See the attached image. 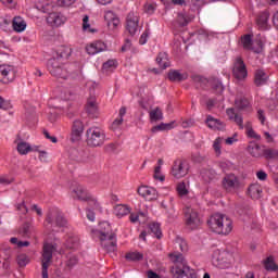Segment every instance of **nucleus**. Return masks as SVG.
I'll list each match as a JSON object with an SVG mask.
<instances>
[{
  "mask_svg": "<svg viewBox=\"0 0 278 278\" xmlns=\"http://www.w3.org/2000/svg\"><path fill=\"white\" fill-rule=\"evenodd\" d=\"M184 214L185 225L188 229L194 231V229H199L201 227V216L199 215V212L197 210L192 207H186Z\"/></svg>",
  "mask_w": 278,
  "mask_h": 278,
  "instance_id": "obj_7",
  "label": "nucleus"
},
{
  "mask_svg": "<svg viewBox=\"0 0 278 278\" xmlns=\"http://www.w3.org/2000/svg\"><path fill=\"white\" fill-rule=\"evenodd\" d=\"M118 68V61L116 59H110L102 64L103 73H114Z\"/></svg>",
  "mask_w": 278,
  "mask_h": 278,
  "instance_id": "obj_34",
  "label": "nucleus"
},
{
  "mask_svg": "<svg viewBox=\"0 0 278 278\" xmlns=\"http://www.w3.org/2000/svg\"><path fill=\"white\" fill-rule=\"evenodd\" d=\"M222 188H224L226 192H236V190H240V178L235 174H227L222 179Z\"/></svg>",
  "mask_w": 278,
  "mask_h": 278,
  "instance_id": "obj_11",
  "label": "nucleus"
},
{
  "mask_svg": "<svg viewBox=\"0 0 278 278\" xmlns=\"http://www.w3.org/2000/svg\"><path fill=\"white\" fill-rule=\"evenodd\" d=\"M211 86L213 90H216V92H223V90H225V87H223V83H220V80L218 79H213Z\"/></svg>",
  "mask_w": 278,
  "mask_h": 278,
  "instance_id": "obj_54",
  "label": "nucleus"
},
{
  "mask_svg": "<svg viewBox=\"0 0 278 278\" xmlns=\"http://www.w3.org/2000/svg\"><path fill=\"white\" fill-rule=\"evenodd\" d=\"M86 142L88 147L97 149V147H103L108 142V135L101 127L92 126L86 131Z\"/></svg>",
  "mask_w": 278,
  "mask_h": 278,
  "instance_id": "obj_3",
  "label": "nucleus"
},
{
  "mask_svg": "<svg viewBox=\"0 0 278 278\" xmlns=\"http://www.w3.org/2000/svg\"><path fill=\"white\" fill-rule=\"evenodd\" d=\"M142 257H144V255H142L140 252H130L126 254V260L129 262H140Z\"/></svg>",
  "mask_w": 278,
  "mask_h": 278,
  "instance_id": "obj_48",
  "label": "nucleus"
},
{
  "mask_svg": "<svg viewBox=\"0 0 278 278\" xmlns=\"http://www.w3.org/2000/svg\"><path fill=\"white\" fill-rule=\"evenodd\" d=\"M12 27L14 31L21 34L24 29H27V23L21 16H16L12 20Z\"/></svg>",
  "mask_w": 278,
  "mask_h": 278,
  "instance_id": "obj_30",
  "label": "nucleus"
},
{
  "mask_svg": "<svg viewBox=\"0 0 278 278\" xmlns=\"http://www.w3.org/2000/svg\"><path fill=\"white\" fill-rule=\"evenodd\" d=\"M71 53H73V49L68 46H60L56 49V59L58 60H68L71 58Z\"/></svg>",
  "mask_w": 278,
  "mask_h": 278,
  "instance_id": "obj_31",
  "label": "nucleus"
},
{
  "mask_svg": "<svg viewBox=\"0 0 278 278\" xmlns=\"http://www.w3.org/2000/svg\"><path fill=\"white\" fill-rule=\"evenodd\" d=\"M58 251V244L45 243L41 253V277L49 278V266L53 260V253Z\"/></svg>",
  "mask_w": 278,
  "mask_h": 278,
  "instance_id": "obj_5",
  "label": "nucleus"
},
{
  "mask_svg": "<svg viewBox=\"0 0 278 278\" xmlns=\"http://www.w3.org/2000/svg\"><path fill=\"white\" fill-rule=\"evenodd\" d=\"M278 151L275 149H266L265 146H263V157L266 160H275L277 157Z\"/></svg>",
  "mask_w": 278,
  "mask_h": 278,
  "instance_id": "obj_46",
  "label": "nucleus"
},
{
  "mask_svg": "<svg viewBox=\"0 0 278 278\" xmlns=\"http://www.w3.org/2000/svg\"><path fill=\"white\" fill-rule=\"evenodd\" d=\"M138 195L142 197L146 201H155L157 199V190L153 187L141 186L137 190Z\"/></svg>",
  "mask_w": 278,
  "mask_h": 278,
  "instance_id": "obj_18",
  "label": "nucleus"
},
{
  "mask_svg": "<svg viewBox=\"0 0 278 278\" xmlns=\"http://www.w3.org/2000/svg\"><path fill=\"white\" fill-rule=\"evenodd\" d=\"M17 264L21 266V268H24V266L29 264V256L25 254H20L17 256Z\"/></svg>",
  "mask_w": 278,
  "mask_h": 278,
  "instance_id": "obj_53",
  "label": "nucleus"
},
{
  "mask_svg": "<svg viewBox=\"0 0 278 278\" xmlns=\"http://www.w3.org/2000/svg\"><path fill=\"white\" fill-rule=\"evenodd\" d=\"M14 182V178H10L9 176H0V185L1 186H10V184Z\"/></svg>",
  "mask_w": 278,
  "mask_h": 278,
  "instance_id": "obj_56",
  "label": "nucleus"
},
{
  "mask_svg": "<svg viewBox=\"0 0 278 278\" xmlns=\"http://www.w3.org/2000/svg\"><path fill=\"white\" fill-rule=\"evenodd\" d=\"M257 118L261 121V125H264L266 123V114L264 113V110L260 109L257 111Z\"/></svg>",
  "mask_w": 278,
  "mask_h": 278,
  "instance_id": "obj_60",
  "label": "nucleus"
},
{
  "mask_svg": "<svg viewBox=\"0 0 278 278\" xmlns=\"http://www.w3.org/2000/svg\"><path fill=\"white\" fill-rule=\"evenodd\" d=\"M172 274L176 278H197V271L194 269L190 268V266L184 264V265H175L170 269Z\"/></svg>",
  "mask_w": 278,
  "mask_h": 278,
  "instance_id": "obj_15",
  "label": "nucleus"
},
{
  "mask_svg": "<svg viewBox=\"0 0 278 278\" xmlns=\"http://www.w3.org/2000/svg\"><path fill=\"white\" fill-rule=\"evenodd\" d=\"M190 21V17L186 16L184 13H178L177 24L179 27H186Z\"/></svg>",
  "mask_w": 278,
  "mask_h": 278,
  "instance_id": "obj_51",
  "label": "nucleus"
},
{
  "mask_svg": "<svg viewBox=\"0 0 278 278\" xmlns=\"http://www.w3.org/2000/svg\"><path fill=\"white\" fill-rule=\"evenodd\" d=\"M226 144L231 146L233 142H238V135H233L232 137H228L225 140Z\"/></svg>",
  "mask_w": 278,
  "mask_h": 278,
  "instance_id": "obj_63",
  "label": "nucleus"
},
{
  "mask_svg": "<svg viewBox=\"0 0 278 278\" xmlns=\"http://www.w3.org/2000/svg\"><path fill=\"white\" fill-rule=\"evenodd\" d=\"M241 45L243 49L247 51H253V53H262V51H264V45L262 41H256L253 45V36L249 34L241 37Z\"/></svg>",
  "mask_w": 278,
  "mask_h": 278,
  "instance_id": "obj_14",
  "label": "nucleus"
},
{
  "mask_svg": "<svg viewBox=\"0 0 278 278\" xmlns=\"http://www.w3.org/2000/svg\"><path fill=\"white\" fill-rule=\"evenodd\" d=\"M268 79H270V76L266 71L264 70H256L254 73V84L255 86H266L268 84Z\"/></svg>",
  "mask_w": 278,
  "mask_h": 278,
  "instance_id": "obj_24",
  "label": "nucleus"
},
{
  "mask_svg": "<svg viewBox=\"0 0 278 278\" xmlns=\"http://www.w3.org/2000/svg\"><path fill=\"white\" fill-rule=\"evenodd\" d=\"M219 262H231V254L229 252H222V261Z\"/></svg>",
  "mask_w": 278,
  "mask_h": 278,
  "instance_id": "obj_62",
  "label": "nucleus"
},
{
  "mask_svg": "<svg viewBox=\"0 0 278 278\" xmlns=\"http://www.w3.org/2000/svg\"><path fill=\"white\" fill-rule=\"evenodd\" d=\"M1 3H3V5H5L7 8H10L11 10L13 8H16V1L15 0H0Z\"/></svg>",
  "mask_w": 278,
  "mask_h": 278,
  "instance_id": "obj_59",
  "label": "nucleus"
},
{
  "mask_svg": "<svg viewBox=\"0 0 278 278\" xmlns=\"http://www.w3.org/2000/svg\"><path fill=\"white\" fill-rule=\"evenodd\" d=\"M232 75L239 81H242L245 77H249V71H247V64H244V60L241 56H237L233 62Z\"/></svg>",
  "mask_w": 278,
  "mask_h": 278,
  "instance_id": "obj_12",
  "label": "nucleus"
},
{
  "mask_svg": "<svg viewBox=\"0 0 278 278\" xmlns=\"http://www.w3.org/2000/svg\"><path fill=\"white\" fill-rule=\"evenodd\" d=\"M10 25H12V16H0V28H2L3 31H10Z\"/></svg>",
  "mask_w": 278,
  "mask_h": 278,
  "instance_id": "obj_41",
  "label": "nucleus"
},
{
  "mask_svg": "<svg viewBox=\"0 0 278 278\" xmlns=\"http://www.w3.org/2000/svg\"><path fill=\"white\" fill-rule=\"evenodd\" d=\"M53 222L55 223L56 227L68 226V222L66 218H64L62 212L55 207L50 208L46 216V223H48V225H53Z\"/></svg>",
  "mask_w": 278,
  "mask_h": 278,
  "instance_id": "obj_9",
  "label": "nucleus"
},
{
  "mask_svg": "<svg viewBox=\"0 0 278 278\" xmlns=\"http://www.w3.org/2000/svg\"><path fill=\"white\" fill-rule=\"evenodd\" d=\"M256 177L260 179V181H266V179H268V174H266L264 170H260L256 173Z\"/></svg>",
  "mask_w": 278,
  "mask_h": 278,
  "instance_id": "obj_61",
  "label": "nucleus"
},
{
  "mask_svg": "<svg viewBox=\"0 0 278 278\" xmlns=\"http://www.w3.org/2000/svg\"><path fill=\"white\" fill-rule=\"evenodd\" d=\"M16 78V70L14 65L1 64L0 65V81L2 84H12Z\"/></svg>",
  "mask_w": 278,
  "mask_h": 278,
  "instance_id": "obj_13",
  "label": "nucleus"
},
{
  "mask_svg": "<svg viewBox=\"0 0 278 278\" xmlns=\"http://www.w3.org/2000/svg\"><path fill=\"white\" fill-rule=\"evenodd\" d=\"M16 149L20 155H27L28 153H31V144L27 141L17 142Z\"/></svg>",
  "mask_w": 278,
  "mask_h": 278,
  "instance_id": "obj_37",
  "label": "nucleus"
},
{
  "mask_svg": "<svg viewBox=\"0 0 278 278\" xmlns=\"http://www.w3.org/2000/svg\"><path fill=\"white\" fill-rule=\"evenodd\" d=\"M108 49V46H105V42L103 41H93L86 46V52L88 55H97L98 53H102V51H105Z\"/></svg>",
  "mask_w": 278,
  "mask_h": 278,
  "instance_id": "obj_21",
  "label": "nucleus"
},
{
  "mask_svg": "<svg viewBox=\"0 0 278 278\" xmlns=\"http://www.w3.org/2000/svg\"><path fill=\"white\" fill-rule=\"evenodd\" d=\"M125 114H127V108L122 106L119 109L118 116L112 122L110 126V129H112V131H119V129L123 127Z\"/></svg>",
  "mask_w": 278,
  "mask_h": 278,
  "instance_id": "obj_23",
  "label": "nucleus"
},
{
  "mask_svg": "<svg viewBox=\"0 0 278 278\" xmlns=\"http://www.w3.org/2000/svg\"><path fill=\"white\" fill-rule=\"evenodd\" d=\"M207 127L210 129H214L215 131H223L226 127L225 123L218 118H214V116L208 115L205 121Z\"/></svg>",
  "mask_w": 278,
  "mask_h": 278,
  "instance_id": "obj_25",
  "label": "nucleus"
},
{
  "mask_svg": "<svg viewBox=\"0 0 278 278\" xmlns=\"http://www.w3.org/2000/svg\"><path fill=\"white\" fill-rule=\"evenodd\" d=\"M175 127V122H170L167 124L161 123L160 125L153 126L151 131L152 134H157V131H168Z\"/></svg>",
  "mask_w": 278,
  "mask_h": 278,
  "instance_id": "obj_38",
  "label": "nucleus"
},
{
  "mask_svg": "<svg viewBox=\"0 0 278 278\" xmlns=\"http://www.w3.org/2000/svg\"><path fill=\"white\" fill-rule=\"evenodd\" d=\"M58 251V244L45 243L41 253V277L49 278V266L53 260V253Z\"/></svg>",
  "mask_w": 278,
  "mask_h": 278,
  "instance_id": "obj_4",
  "label": "nucleus"
},
{
  "mask_svg": "<svg viewBox=\"0 0 278 278\" xmlns=\"http://www.w3.org/2000/svg\"><path fill=\"white\" fill-rule=\"evenodd\" d=\"M176 244L179 245V249L182 253H186L188 251V242L184 240L182 238H176Z\"/></svg>",
  "mask_w": 278,
  "mask_h": 278,
  "instance_id": "obj_55",
  "label": "nucleus"
},
{
  "mask_svg": "<svg viewBox=\"0 0 278 278\" xmlns=\"http://www.w3.org/2000/svg\"><path fill=\"white\" fill-rule=\"evenodd\" d=\"M67 18L64 14L60 12L49 13L47 17V23L50 27H62L66 23Z\"/></svg>",
  "mask_w": 278,
  "mask_h": 278,
  "instance_id": "obj_17",
  "label": "nucleus"
},
{
  "mask_svg": "<svg viewBox=\"0 0 278 278\" xmlns=\"http://www.w3.org/2000/svg\"><path fill=\"white\" fill-rule=\"evenodd\" d=\"M150 231H152V233H154L155 238H157L159 240L160 238H162V229L160 228L159 223L150 224Z\"/></svg>",
  "mask_w": 278,
  "mask_h": 278,
  "instance_id": "obj_49",
  "label": "nucleus"
},
{
  "mask_svg": "<svg viewBox=\"0 0 278 278\" xmlns=\"http://www.w3.org/2000/svg\"><path fill=\"white\" fill-rule=\"evenodd\" d=\"M104 21L109 27V29H116L118 25H121V18H118V15L114 13L113 11H106L104 13Z\"/></svg>",
  "mask_w": 278,
  "mask_h": 278,
  "instance_id": "obj_22",
  "label": "nucleus"
},
{
  "mask_svg": "<svg viewBox=\"0 0 278 278\" xmlns=\"http://www.w3.org/2000/svg\"><path fill=\"white\" fill-rule=\"evenodd\" d=\"M169 260L175 264V266L186 264V258H184V254L179 252L170 253Z\"/></svg>",
  "mask_w": 278,
  "mask_h": 278,
  "instance_id": "obj_39",
  "label": "nucleus"
},
{
  "mask_svg": "<svg viewBox=\"0 0 278 278\" xmlns=\"http://www.w3.org/2000/svg\"><path fill=\"white\" fill-rule=\"evenodd\" d=\"M219 168H222L223 173H227L231 168V163L229 161H222L219 162Z\"/></svg>",
  "mask_w": 278,
  "mask_h": 278,
  "instance_id": "obj_58",
  "label": "nucleus"
},
{
  "mask_svg": "<svg viewBox=\"0 0 278 278\" xmlns=\"http://www.w3.org/2000/svg\"><path fill=\"white\" fill-rule=\"evenodd\" d=\"M77 244H79V238L70 237L66 239V242H65L66 249H76Z\"/></svg>",
  "mask_w": 278,
  "mask_h": 278,
  "instance_id": "obj_50",
  "label": "nucleus"
},
{
  "mask_svg": "<svg viewBox=\"0 0 278 278\" xmlns=\"http://www.w3.org/2000/svg\"><path fill=\"white\" fill-rule=\"evenodd\" d=\"M149 29H146L142 35L140 36V39H139V43L140 45H147L148 40H149Z\"/></svg>",
  "mask_w": 278,
  "mask_h": 278,
  "instance_id": "obj_57",
  "label": "nucleus"
},
{
  "mask_svg": "<svg viewBox=\"0 0 278 278\" xmlns=\"http://www.w3.org/2000/svg\"><path fill=\"white\" fill-rule=\"evenodd\" d=\"M140 23V17L134 13H128L126 17V29L130 36H136V33L138 31V24Z\"/></svg>",
  "mask_w": 278,
  "mask_h": 278,
  "instance_id": "obj_16",
  "label": "nucleus"
},
{
  "mask_svg": "<svg viewBox=\"0 0 278 278\" xmlns=\"http://www.w3.org/2000/svg\"><path fill=\"white\" fill-rule=\"evenodd\" d=\"M265 268L267 270L276 271L278 270V265L275 263V258L273 256H268L264 262H263Z\"/></svg>",
  "mask_w": 278,
  "mask_h": 278,
  "instance_id": "obj_44",
  "label": "nucleus"
},
{
  "mask_svg": "<svg viewBox=\"0 0 278 278\" xmlns=\"http://www.w3.org/2000/svg\"><path fill=\"white\" fill-rule=\"evenodd\" d=\"M189 170L190 164H188V161L178 159L174 161L170 174L175 177V179H181L182 177H186V175H188Z\"/></svg>",
  "mask_w": 278,
  "mask_h": 278,
  "instance_id": "obj_10",
  "label": "nucleus"
},
{
  "mask_svg": "<svg viewBox=\"0 0 278 278\" xmlns=\"http://www.w3.org/2000/svg\"><path fill=\"white\" fill-rule=\"evenodd\" d=\"M270 18V14L268 11H264L260 13L256 23L260 29H268V20Z\"/></svg>",
  "mask_w": 278,
  "mask_h": 278,
  "instance_id": "obj_32",
  "label": "nucleus"
},
{
  "mask_svg": "<svg viewBox=\"0 0 278 278\" xmlns=\"http://www.w3.org/2000/svg\"><path fill=\"white\" fill-rule=\"evenodd\" d=\"M156 62L162 71H166V68L170 66V62L168 61V54H166L165 52H160L157 54Z\"/></svg>",
  "mask_w": 278,
  "mask_h": 278,
  "instance_id": "obj_35",
  "label": "nucleus"
},
{
  "mask_svg": "<svg viewBox=\"0 0 278 278\" xmlns=\"http://www.w3.org/2000/svg\"><path fill=\"white\" fill-rule=\"evenodd\" d=\"M47 68L53 77H59L60 79H67L68 75H66V71L62 67V63L60 59L52 58L47 63Z\"/></svg>",
  "mask_w": 278,
  "mask_h": 278,
  "instance_id": "obj_8",
  "label": "nucleus"
},
{
  "mask_svg": "<svg viewBox=\"0 0 278 278\" xmlns=\"http://www.w3.org/2000/svg\"><path fill=\"white\" fill-rule=\"evenodd\" d=\"M73 194L74 198L78 199L79 201H90V199H92L88 190H86L83 186H77L73 190Z\"/></svg>",
  "mask_w": 278,
  "mask_h": 278,
  "instance_id": "obj_26",
  "label": "nucleus"
},
{
  "mask_svg": "<svg viewBox=\"0 0 278 278\" xmlns=\"http://www.w3.org/2000/svg\"><path fill=\"white\" fill-rule=\"evenodd\" d=\"M92 238L93 240H97L99 238L102 249L106 251V253H114L116 251V235H108V232H99V230L92 231Z\"/></svg>",
  "mask_w": 278,
  "mask_h": 278,
  "instance_id": "obj_6",
  "label": "nucleus"
},
{
  "mask_svg": "<svg viewBox=\"0 0 278 278\" xmlns=\"http://www.w3.org/2000/svg\"><path fill=\"white\" fill-rule=\"evenodd\" d=\"M176 192H177L178 197L184 199V197H188L190 191L188 190V187H186V182L181 181V182L177 184Z\"/></svg>",
  "mask_w": 278,
  "mask_h": 278,
  "instance_id": "obj_43",
  "label": "nucleus"
},
{
  "mask_svg": "<svg viewBox=\"0 0 278 278\" xmlns=\"http://www.w3.org/2000/svg\"><path fill=\"white\" fill-rule=\"evenodd\" d=\"M90 17L88 15H85L83 18V30L84 31H89L90 34H94V29L90 28Z\"/></svg>",
  "mask_w": 278,
  "mask_h": 278,
  "instance_id": "obj_52",
  "label": "nucleus"
},
{
  "mask_svg": "<svg viewBox=\"0 0 278 278\" xmlns=\"http://www.w3.org/2000/svg\"><path fill=\"white\" fill-rule=\"evenodd\" d=\"M86 110L92 118H97L99 116V106H97V100L94 98L87 101Z\"/></svg>",
  "mask_w": 278,
  "mask_h": 278,
  "instance_id": "obj_29",
  "label": "nucleus"
},
{
  "mask_svg": "<svg viewBox=\"0 0 278 278\" xmlns=\"http://www.w3.org/2000/svg\"><path fill=\"white\" fill-rule=\"evenodd\" d=\"M223 260V251L220 250H214L212 255V264L213 266H216V268H220L223 270L227 268H231V262H222Z\"/></svg>",
  "mask_w": 278,
  "mask_h": 278,
  "instance_id": "obj_19",
  "label": "nucleus"
},
{
  "mask_svg": "<svg viewBox=\"0 0 278 278\" xmlns=\"http://www.w3.org/2000/svg\"><path fill=\"white\" fill-rule=\"evenodd\" d=\"M226 114L229 121H232V123H236V125H238L239 129H247L248 138H254V140H262V136H260L257 132H255V130H253L251 122H247V124L244 125V118L242 117V115L236 112V109H227Z\"/></svg>",
  "mask_w": 278,
  "mask_h": 278,
  "instance_id": "obj_2",
  "label": "nucleus"
},
{
  "mask_svg": "<svg viewBox=\"0 0 278 278\" xmlns=\"http://www.w3.org/2000/svg\"><path fill=\"white\" fill-rule=\"evenodd\" d=\"M248 153L252 155V157H264V146H260L255 142H250L248 146Z\"/></svg>",
  "mask_w": 278,
  "mask_h": 278,
  "instance_id": "obj_27",
  "label": "nucleus"
},
{
  "mask_svg": "<svg viewBox=\"0 0 278 278\" xmlns=\"http://www.w3.org/2000/svg\"><path fill=\"white\" fill-rule=\"evenodd\" d=\"M207 226L213 233L229 236L233 229V222L225 214L215 213L207 219Z\"/></svg>",
  "mask_w": 278,
  "mask_h": 278,
  "instance_id": "obj_1",
  "label": "nucleus"
},
{
  "mask_svg": "<svg viewBox=\"0 0 278 278\" xmlns=\"http://www.w3.org/2000/svg\"><path fill=\"white\" fill-rule=\"evenodd\" d=\"M167 79L169 81H186L188 79V73H181L179 70H169Z\"/></svg>",
  "mask_w": 278,
  "mask_h": 278,
  "instance_id": "obj_28",
  "label": "nucleus"
},
{
  "mask_svg": "<svg viewBox=\"0 0 278 278\" xmlns=\"http://www.w3.org/2000/svg\"><path fill=\"white\" fill-rule=\"evenodd\" d=\"M99 227H100L99 230H97V229L96 230L94 229L91 230V238H92V231H99V233H108V236H114V233L111 232L112 231V227L110 226V223L102 222V223L99 224Z\"/></svg>",
  "mask_w": 278,
  "mask_h": 278,
  "instance_id": "obj_40",
  "label": "nucleus"
},
{
  "mask_svg": "<svg viewBox=\"0 0 278 278\" xmlns=\"http://www.w3.org/2000/svg\"><path fill=\"white\" fill-rule=\"evenodd\" d=\"M81 136H84V122L76 119L72 126L71 140L72 142H79L81 140Z\"/></svg>",
  "mask_w": 278,
  "mask_h": 278,
  "instance_id": "obj_20",
  "label": "nucleus"
},
{
  "mask_svg": "<svg viewBox=\"0 0 278 278\" xmlns=\"http://www.w3.org/2000/svg\"><path fill=\"white\" fill-rule=\"evenodd\" d=\"M235 105L239 110H247L251 108V100H249V98H239L235 100Z\"/></svg>",
  "mask_w": 278,
  "mask_h": 278,
  "instance_id": "obj_42",
  "label": "nucleus"
},
{
  "mask_svg": "<svg viewBox=\"0 0 278 278\" xmlns=\"http://www.w3.org/2000/svg\"><path fill=\"white\" fill-rule=\"evenodd\" d=\"M248 192L251 199H262V186L260 184H253L249 187Z\"/></svg>",
  "mask_w": 278,
  "mask_h": 278,
  "instance_id": "obj_33",
  "label": "nucleus"
},
{
  "mask_svg": "<svg viewBox=\"0 0 278 278\" xmlns=\"http://www.w3.org/2000/svg\"><path fill=\"white\" fill-rule=\"evenodd\" d=\"M144 11L147 14H153V12H155V7L153 4H146Z\"/></svg>",
  "mask_w": 278,
  "mask_h": 278,
  "instance_id": "obj_64",
  "label": "nucleus"
},
{
  "mask_svg": "<svg viewBox=\"0 0 278 278\" xmlns=\"http://www.w3.org/2000/svg\"><path fill=\"white\" fill-rule=\"evenodd\" d=\"M222 144H223V137H217L213 142V149L217 155V157H220L223 151H222Z\"/></svg>",
  "mask_w": 278,
  "mask_h": 278,
  "instance_id": "obj_47",
  "label": "nucleus"
},
{
  "mask_svg": "<svg viewBox=\"0 0 278 278\" xmlns=\"http://www.w3.org/2000/svg\"><path fill=\"white\" fill-rule=\"evenodd\" d=\"M114 213L118 218H123V216H127V214H131V208L127 204H117L114 207Z\"/></svg>",
  "mask_w": 278,
  "mask_h": 278,
  "instance_id": "obj_36",
  "label": "nucleus"
},
{
  "mask_svg": "<svg viewBox=\"0 0 278 278\" xmlns=\"http://www.w3.org/2000/svg\"><path fill=\"white\" fill-rule=\"evenodd\" d=\"M149 115H150V121H152L154 123L157 121H162L164 118L162 110H160V108H156V109L150 111Z\"/></svg>",
  "mask_w": 278,
  "mask_h": 278,
  "instance_id": "obj_45",
  "label": "nucleus"
}]
</instances>
